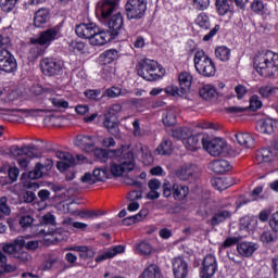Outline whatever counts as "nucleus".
<instances>
[{"instance_id": "obj_58", "label": "nucleus", "mask_w": 278, "mask_h": 278, "mask_svg": "<svg viewBox=\"0 0 278 278\" xmlns=\"http://www.w3.org/2000/svg\"><path fill=\"white\" fill-rule=\"evenodd\" d=\"M194 10L203 11L210 8V0H191Z\"/></svg>"}, {"instance_id": "obj_39", "label": "nucleus", "mask_w": 278, "mask_h": 278, "mask_svg": "<svg viewBox=\"0 0 278 278\" xmlns=\"http://www.w3.org/2000/svg\"><path fill=\"white\" fill-rule=\"evenodd\" d=\"M155 153H157V155H170V153H173V141L164 138L161 144L155 149Z\"/></svg>"}, {"instance_id": "obj_14", "label": "nucleus", "mask_w": 278, "mask_h": 278, "mask_svg": "<svg viewBox=\"0 0 278 278\" xmlns=\"http://www.w3.org/2000/svg\"><path fill=\"white\" fill-rule=\"evenodd\" d=\"M74 144L81 151H86V153H92L94 151V147L97 146V137L78 135L74 141Z\"/></svg>"}, {"instance_id": "obj_2", "label": "nucleus", "mask_w": 278, "mask_h": 278, "mask_svg": "<svg viewBox=\"0 0 278 278\" xmlns=\"http://www.w3.org/2000/svg\"><path fill=\"white\" fill-rule=\"evenodd\" d=\"M76 35L78 38L89 40L92 47H103V45H108L112 40L109 31L99 29V26L92 22L78 24L76 26Z\"/></svg>"}, {"instance_id": "obj_50", "label": "nucleus", "mask_w": 278, "mask_h": 278, "mask_svg": "<svg viewBox=\"0 0 278 278\" xmlns=\"http://www.w3.org/2000/svg\"><path fill=\"white\" fill-rule=\"evenodd\" d=\"M103 125L105 128H108V131L112 134V136H116L118 134V124L109 117H106L103 122Z\"/></svg>"}, {"instance_id": "obj_3", "label": "nucleus", "mask_w": 278, "mask_h": 278, "mask_svg": "<svg viewBox=\"0 0 278 278\" xmlns=\"http://www.w3.org/2000/svg\"><path fill=\"white\" fill-rule=\"evenodd\" d=\"M122 153L117 157H112L110 163V170L113 177H121L125 173H131L136 168V160L134 152L129 147L117 148Z\"/></svg>"}, {"instance_id": "obj_51", "label": "nucleus", "mask_w": 278, "mask_h": 278, "mask_svg": "<svg viewBox=\"0 0 278 278\" xmlns=\"http://www.w3.org/2000/svg\"><path fill=\"white\" fill-rule=\"evenodd\" d=\"M92 175L96 184L97 181H105V179H108V169L96 168Z\"/></svg>"}, {"instance_id": "obj_16", "label": "nucleus", "mask_w": 278, "mask_h": 278, "mask_svg": "<svg viewBox=\"0 0 278 278\" xmlns=\"http://www.w3.org/2000/svg\"><path fill=\"white\" fill-rule=\"evenodd\" d=\"M56 157L60 160L56 163V168L61 173H64V170L71 168V166H75V157H73V154L68 152L58 151Z\"/></svg>"}, {"instance_id": "obj_37", "label": "nucleus", "mask_w": 278, "mask_h": 278, "mask_svg": "<svg viewBox=\"0 0 278 278\" xmlns=\"http://www.w3.org/2000/svg\"><path fill=\"white\" fill-rule=\"evenodd\" d=\"M147 216H149V210L142 208L137 215L124 218L123 225L129 226V225H134V223H140V220H144Z\"/></svg>"}, {"instance_id": "obj_1", "label": "nucleus", "mask_w": 278, "mask_h": 278, "mask_svg": "<svg viewBox=\"0 0 278 278\" xmlns=\"http://www.w3.org/2000/svg\"><path fill=\"white\" fill-rule=\"evenodd\" d=\"M121 0H100L96 5V16L102 25H106L113 36H118L123 29V14L117 12Z\"/></svg>"}, {"instance_id": "obj_31", "label": "nucleus", "mask_w": 278, "mask_h": 278, "mask_svg": "<svg viewBox=\"0 0 278 278\" xmlns=\"http://www.w3.org/2000/svg\"><path fill=\"white\" fill-rule=\"evenodd\" d=\"M236 138L240 147L244 149H251L255 144V138L249 132H239L236 135Z\"/></svg>"}, {"instance_id": "obj_20", "label": "nucleus", "mask_w": 278, "mask_h": 278, "mask_svg": "<svg viewBox=\"0 0 278 278\" xmlns=\"http://www.w3.org/2000/svg\"><path fill=\"white\" fill-rule=\"evenodd\" d=\"M20 249H25V237H17L12 243H7L2 248L4 253L13 257H16Z\"/></svg>"}, {"instance_id": "obj_46", "label": "nucleus", "mask_w": 278, "mask_h": 278, "mask_svg": "<svg viewBox=\"0 0 278 278\" xmlns=\"http://www.w3.org/2000/svg\"><path fill=\"white\" fill-rule=\"evenodd\" d=\"M217 12L220 16H225L231 10V0H216Z\"/></svg>"}, {"instance_id": "obj_15", "label": "nucleus", "mask_w": 278, "mask_h": 278, "mask_svg": "<svg viewBox=\"0 0 278 278\" xmlns=\"http://www.w3.org/2000/svg\"><path fill=\"white\" fill-rule=\"evenodd\" d=\"M46 92L50 94L49 101L51 105L56 110V112H66L68 108H71V103L68 101L64 100L62 96L55 94V91L51 89H46Z\"/></svg>"}, {"instance_id": "obj_53", "label": "nucleus", "mask_w": 278, "mask_h": 278, "mask_svg": "<svg viewBox=\"0 0 278 278\" xmlns=\"http://www.w3.org/2000/svg\"><path fill=\"white\" fill-rule=\"evenodd\" d=\"M45 168V165L37 163L35 166V169L28 173L29 179H40L42 177V169Z\"/></svg>"}, {"instance_id": "obj_12", "label": "nucleus", "mask_w": 278, "mask_h": 278, "mask_svg": "<svg viewBox=\"0 0 278 278\" xmlns=\"http://www.w3.org/2000/svg\"><path fill=\"white\" fill-rule=\"evenodd\" d=\"M218 270V263L216 262V256L208 254L203 260V265L200 271L201 278H212L216 275Z\"/></svg>"}, {"instance_id": "obj_35", "label": "nucleus", "mask_w": 278, "mask_h": 278, "mask_svg": "<svg viewBox=\"0 0 278 278\" xmlns=\"http://www.w3.org/2000/svg\"><path fill=\"white\" fill-rule=\"evenodd\" d=\"M275 157V151L271 149L265 148L256 153V162L258 164H264L265 162H273Z\"/></svg>"}, {"instance_id": "obj_11", "label": "nucleus", "mask_w": 278, "mask_h": 278, "mask_svg": "<svg viewBox=\"0 0 278 278\" xmlns=\"http://www.w3.org/2000/svg\"><path fill=\"white\" fill-rule=\"evenodd\" d=\"M40 67L43 75L53 77V75H60L62 68H64V62L53 58H46L41 60Z\"/></svg>"}, {"instance_id": "obj_38", "label": "nucleus", "mask_w": 278, "mask_h": 278, "mask_svg": "<svg viewBox=\"0 0 278 278\" xmlns=\"http://www.w3.org/2000/svg\"><path fill=\"white\" fill-rule=\"evenodd\" d=\"M12 47V39L10 38V28L0 31V49L1 51H9Z\"/></svg>"}, {"instance_id": "obj_41", "label": "nucleus", "mask_w": 278, "mask_h": 278, "mask_svg": "<svg viewBox=\"0 0 278 278\" xmlns=\"http://www.w3.org/2000/svg\"><path fill=\"white\" fill-rule=\"evenodd\" d=\"M200 97H202V99H205V101H212V99L216 97V87L213 85H204L200 89Z\"/></svg>"}, {"instance_id": "obj_6", "label": "nucleus", "mask_w": 278, "mask_h": 278, "mask_svg": "<svg viewBox=\"0 0 278 278\" xmlns=\"http://www.w3.org/2000/svg\"><path fill=\"white\" fill-rule=\"evenodd\" d=\"M193 64L197 73L202 77H214L216 65L210 55L203 50H198L193 56Z\"/></svg>"}, {"instance_id": "obj_63", "label": "nucleus", "mask_w": 278, "mask_h": 278, "mask_svg": "<svg viewBox=\"0 0 278 278\" xmlns=\"http://www.w3.org/2000/svg\"><path fill=\"white\" fill-rule=\"evenodd\" d=\"M269 227L276 233H278V212L273 213L271 216L269 217Z\"/></svg>"}, {"instance_id": "obj_40", "label": "nucleus", "mask_w": 278, "mask_h": 278, "mask_svg": "<svg viewBox=\"0 0 278 278\" xmlns=\"http://www.w3.org/2000/svg\"><path fill=\"white\" fill-rule=\"evenodd\" d=\"M215 58L220 60V62H229L231 58V49L227 48L226 46H219L215 49Z\"/></svg>"}, {"instance_id": "obj_33", "label": "nucleus", "mask_w": 278, "mask_h": 278, "mask_svg": "<svg viewBox=\"0 0 278 278\" xmlns=\"http://www.w3.org/2000/svg\"><path fill=\"white\" fill-rule=\"evenodd\" d=\"M178 81L180 90H182V93H186L190 90V86H192V75L188 72H182L178 75Z\"/></svg>"}, {"instance_id": "obj_9", "label": "nucleus", "mask_w": 278, "mask_h": 278, "mask_svg": "<svg viewBox=\"0 0 278 278\" xmlns=\"http://www.w3.org/2000/svg\"><path fill=\"white\" fill-rule=\"evenodd\" d=\"M126 16L129 21H138L144 16L147 12V4L139 0H127L125 4Z\"/></svg>"}, {"instance_id": "obj_5", "label": "nucleus", "mask_w": 278, "mask_h": 278, "mask_svg": "<svg viewBox=\"0 0 278 278\" xmlns=\"http://www.w3.org/2000/svg\"><path fill=\"white\" fill-rule=\"evenodd\" d=\"M137 73L146 81H155V79H162L166 75V70L155 60L143 59L137 65Z\"/></svg>"}, {"instance_id": "obj_61", "label": "nucleus", "mask_w": 278, "mask_h": 278, "mask_svg": "<svg viewBox=\"0 0 278 278\" xmlns=\"http://www.w3.org/2000/svg\"><path fill=\"white\" fill-rule=\"evenodd\" d=\"M85 97H87V99H90L91 101H97L99 97H101V90L100 89L86 90Z\"/></svg>"}, {"instance_id": "obj_21", "label": "nucleus", "mask_w": 278, "mask_h": 278, "mask_svg": "<svg viewBox=\"0 0 278 278\" xmlns=\"http://www.w3.org/2000/svg\"><path fill=\"white\" fill-rule=\"evenodd\" d=\"M65 251H75L79 254L80 260H92L97 255L94 249L88 245H72L66 248Z\"/></svg>"}, {"instance_id": "obj_32", "label": "nucleus", "mask_w": 278, "mask_h": 278, "mask_svg": "<svg viewBox=\"0 0 278 278\" xmlns=\"http://www.w3.org/2000/svg\"><path fill=\"white\" fill-rule=\"evenodd\" d=\"M195 173H198L197 166L184 165L180 169H178L177 176L182 181H188V179H190V177H194Z\"/></svg>"}, {"instance_id": "obj_30", "label": "nucleus", "mask_w": 278, "mask_h": 278, "mask_svg": "<svg viewBox=\"0 0 278 278\" xmlns=\"http://www.w3.org/2000/svg\"><path fill=\"white\" fill-rule=\"evenodd\" d=\"M256 129L260 134L270 135L275 131V121L271 118L261 119L256 123Z\"/></svg>"}, {"instance_id": "obj_43", "label": "nucleus", "mask_w": 278, "mask_h": 278, "mask_svg": "<svg viewBox=\"0 0 278 278\" xmlns=\"http://www.w3.org/2000/svg\"><path fill=\"white\" fill-rule=\"evenodd\" d=\"M126 94H129V91L123 90L118 87H111L105 90L103 93V97H109L110 99H116V97H125Z\"/></svg>"}, {"instance_id": "obj_4", "label": "nucleus", "mask_w": 278, "mask_h": 278, "mask_svg": "<svg viewBox=\"0 0 278 278\" xmlns=\"http://www.w3.org/2000/svg\"><path fill=\"white\" fill-rule=\"evenodd\" d=\"M254 68L262 77H278V53L270 50L260 52L254 58Z\"/></svg>"}, {"instance_id": "obj_44", "label": "nucleus", "mask_w": 278, "mask_h": 278, "mask_svg": "<svg viewBox=\"0 0 278 278\" xmlns=\"http://www.w3.org/2000/svg\"><path fill=\"white\" fill-rule=\"evenodd\" d=\"M116 58H118V52L116 50H106L100 55V62L103 64H112Z\"/></svg>"}, {"instance_id": "obj_47", "label": "nucleus", "mask_w": 278, "mask_h": 278, "mask_svg": "<svg viewBox=\"0 0 278 278\" xmlns=\"http://www.w3.org/2000/svg\"><path fill=\"white\" fill-rule=\"evenodd\" d=\"M60 262V256L55 254H50L48 258L42 263L43 270H51L55 264Z\"/></svg>"}, {"instance_id": "obj_18", "label": "nucleus", "mask_w": 278, "mask_h": 278, "mask_svg": "<svg viewBox=\"0 0 278 278\" xmlns=\"http://www.w3.org/2000/svg\"><path fill=\"white\" fill-rule=\"evenodd\" d=\"M130 152L134 154V160L138 157V153H141V162L144 166H151L153 164V155L151 154V150L147 146H136Z\"/></svg>"}, {"instance_id": "obj_10", "label": "nucleus", "mask_w": 278, "mask_h": 278, "mask_svg": "<svg viewBox=\"0 0 278 278\" xmlns=\"http://www.w3.org/2000/svg\"><path fill=\"white\" fill-rule=\"evenodd\" d=\"M60 38V27H53L42 31L38 37L30 39L31 45H39L40 47H49L53 40Z\"/></svg>"}, {"instance_id": "obj_24", "label": "nucleus", "mask_w": 278, "mask_h": 278, "mask_svg": "<svg viewBox=\"0 0 278 278\" xmlns=\"http://www.w3.org/2000/svg\"><path fill=\"white\" fill-rule=\"evenodd\" d=\"M202 134L198 135H191L187 136L185 139H182V143L186 147L187 151H197L198 149H201V140L203 138Z\"/></svg>"}, {"instance_id": "obj_60", "label": "nucleus", "mask_w": 278, "mask_h": 278, "mask_svg": "<svg viewBox=\"0 0 278 278\" xmlns=\"http://www.w3.org/2000/svg\"><path fill=\"white\" fill-rule=\"evenodd\" d=\"M251 8L256 14H264L266 5L261 0H255L252 2Z\"/></svg>"}, {"instance_id": "obj_48", "label": "nucleus", "mask_w": 278, "mask_h": 278, "mask_svg": "<svg viewBox=\"0 0 278 278\" xmlns=\"http://www.w3.org/2000/svg\"><path fill=\"white\" fill-rule=\"evenodd\" d=\"M167 97H184L182 89L179 90V87L175 85H169L163 89Z\"/></svg>"}, {"instance_id": "obj_52", "label": "nucleus", "mask_w": 278, "mask_h": 278, "mask_svg": "<svg viewBox=\"0 0 278 278\" xmlns=\"http://www.w3.org/2000/svg\"><path fill=\"white\" fill-rule=\"evenodd\" d=\"M136 251L137 253H140V255H151V244L147 242H140L139 244H137Z\"/></svg>"}, {"instance_id": "obj_7", "label": "nucleus", "mask_w": 278, "mask_h": 278, "mask_svg": "<svg viewBox=\"0 0 278 278\" xmlns=\"http://www.w3.org/2000/svg\"><path fill=\"white\" fill-rule=\"evenodd\" d=\"M201 144L210 155H213V157H218V155H231V150L229 149L227 141L223 138L210 140V136H203Z\"/></svg>"}, {"instance_id": "obj_17", "label": "nucleus", "mask_w": 278, "mask_h": 278, "mask_svg": "<svg viewBox=\"0 0 278 278\" xmlns=\"http://www.w3.org/2000/svg\"><path fill=\"white\" fill-rule=\"evenodd\" d=\"M10 151L12 155H15L17 157L22 155L29 157V160H34V157H42V153L38 152V149L36 148H29V147L20 148L18 146H12L10 148Z\"/></svg>"}, {"instance_id": "obj_55", "label": "nucleus", "mask_w": 278, "mask_h": 278, "mask_svg": "<svg viewBox=\"0 0 278 278\" xmlns=\"http://www.w3.org/2000/svg\"><path fill=\"white\" fill-rule=\"evenodd\" d=\"M18 0H0V8L3 12H12Z\"/></svg>"}, {"instance_id": "obj_45", "label": "nucleus", "mask_w": 278, "mask_h": 278, "mask_svg": "<svg viewBox=\"0 0 278 278\" xmlns=\"http://www.w3.org/2000/svg\"><path fill=\"white\" fill-rule=\"evenodd\" d=\"M195 25L200 27V29H210L211 23H210V16L205 13H200L195 20H194Z\"/></svg>"}, {"instance_id": "obj_56", "label": "nucleus", "mask_w": 278, "mask_h": 278, "mask_svg": "<svg viewBox=\"0 0 278 278\" xmlns=\"http://www.w3.org/2000/svg\"><path fill=\"white\" fill-rule=\"evenodd\" d=\"M240 242V239L238 237H228L226 240L219 245V249L223 251V249H229L230 247H235V244H238Z\"/></svg>"}, {"instance_id": "obj_36", "label": "nucleus", "mask_w": 278, "mask_h": 278, "mask_svg": "<svg viewBox=\"0 0 278 278\" xmlns=\"http://www.w3.org/2000/svg\"><path fill=\"white\" fill-rule=\"evenodd\" d=\"M139 278H162V270L155 264L149 265Z\"/></svg>"}, {"instance_id": "obj_54", "label": "nucleus", "mask_w": 278, "mask_h": 278, "mask_svg": "<svg viewBox=\"0 0 278 278\" xmlns=\"http://www.w3.org/2000/svg\"><path fill=\"white\" fill-rule=\"evenodd\" d=\"M278 88L277 87H261L260 94L263 96L264 99H268V97H273V94H277Z\"/></svg>"}, {"instance_id": "obj_59", "label": "nucleus", "mask_w": 278, "mask_h": 278, "mask_svg": "<svg viewBox=\"0 0 278 278\" xmlns=\"http://www.w3.org/2000/svg\"><path fill=\"white\" fill-rule=\"evenodd\" d=\"M262 108V100H260V96H252L250 98V109L255 112Z\"/></svg>"}, {"instance_id": "obj_22", "label": "nucleus", "mask_w": 278, "mask_h": 278, "mask_svg": "<svg viewBox=\"0 0 278 278\" xmlns=\"http://www.w3.org/2000/svg\"><path fill=\"white\" fill-rule=\"evenodd\" d=\"M123 253H125V245H114L98 255L96 262H105V260H112L116 257V255H121Z\"/></svg>"}, {"instance_id": "obj_62", "label": "nucleus", "mask_w": 278, "mask_h": 278, "mask_svg": "<svg viewBox=\"0 0 278 278\" xmlns=\"http://www.w3.org/2000/svg\"><path fill=\"white\" fill-rule=\"evenodd\" d=\"M40 224L55 226V216L51 213H47L40 218Z\"/></svg>"}, {"instance_id": "obj_8", "label": "nucleus", "mask_w": 278, "mask_h": 278, "mask_svg": "<svg viewBox=\"0 0 278 278\" xmlns=\"http://www.w3.org/2000/svg\"><path fill=\"white\" fill-rule=\"evenodd\" d=\"M188 194H190V189L186 185H172L168 181L163 184V197L165 199L173 197L175 201H186Z\"/></svg>"}, {"instance_id": "obj_49", "label": "nucleus", "mask_w": 278, "mask_h": 278, "mask_svg": "<svg viewBox=\"0 0 278 278\" xmlns=\"http://www.w3.org/2000/svg\"><path fill=\"white\" fill-rule=\"evenodd\" d=\"M190 134V130L188 128L177 127L172 131V136L174 138H177L178 140H186L188 138V135Z\"/></svg>"}, {"instance_id": "obj_13", "label": "nucleus", "mask_w": 278, "mask_h": 278, "mask_svg": "<svg viewBox=\"0 0 278 278\" xmlns=\"http://www.w3.org/2000/svg\"><path fill=\"white\" fill-rule=\"evenodd\" d=\"M16 68V59L10 53V50H0V71L14 73Z\"/></svg>"}, {"instance_id": "obj_57", "label": "nucleus", "mask_w": 278, "mask_h": 278, "mask_svg": "<svg viewBox=\"0 0 278 278\" xmlns=\"http://www.w3.org/2000/svg\"><path fill=\"white\" fill-rule=\"evenodd\" d=\"M0 213L4 214V216H10L12 214V210L8 205V198H0Z\"/></svg>"}, {"instance_id": "obj_19", "label": "nucleus", "mask_w": 278, "mask_h": 278, "mask_svg": "<svg viewBox=\"0 0 278 278\" xmlns=\"http://www.w3.org/2000/svg\"><path fill=\"white\" fill-rule=\"evenodd\" d=\"M173 273L175 278L188 277V263L182 257L173 260Z\"/></svg>"}, {"instance_id": "obj_64", "label": "nucleus", "mask_w": 278, "mask_h": 278, "mask_svg": "<svg viewBox=\"0 0 278 278\" xmlns=\"http://www.w3.org/2000/svg\"><path fill=\"white\" fill-rule=\"evenodd\" d=\"M15 257H17V260H21V262H30L31 260V255L23 251V249L17 250V255Z\"/></svg>"}, {"instance_id": "obj_28", "label": "nucleus", "mask_w": 278, "mask_h": 278, "mask_svg": "<svg viewBox=\"0 0 278 278\" xmlns=\"http://www.w3.org/2000/svg\"><path fill=\"white\" fill-rule=\"evenodd\" d=\"M238 207L230 206L228 210L217 212L212 218V225H220V223H225L228 218H231V214H233Z\"/></svg>"}, {"instance_id": "obj_27", "label": "nucleus", "mask_w": 278, "mask_h": 278, "mask_svg": "<svg viewBox=\"0 0 278 278\" xmlns=\"http://www.w3.org/2000/svg\"><path fill=\"white\" fill-rule=\"evenodd\" d=\"M49 18H51V14L49 10L41 8L34 15V25L35 27H45L47 23H49Z\"/></svg>"}, {"instance_id": "obj_29", "label": "nucleus", "mask_w": 278, "mask_h": 278, "mask_svg": "<svg viewBox=\"0 0 278 278\" xmlns=\"http://www.w3.org/2000/svg\"><path fill=\"white\" fill-rule=\"evenodd\" d=\"M162 121L165 127H173L177 123V110L173 106L167 108L163 112Z\"/></svg>"}, {"instance_id": "obj_23", "label": "nucleus", "mask_w": 278, "mask_h": 278, "mask_svg": "<svg viewBox=\"0 0 278 278\" xmlns=\"http://www.w3.org/2000/svg\"><path fill=\"white\" fill-rule=\"evenodd\" d=\"M93 155L97 157V160H100V162H108V160H112V157H118L121 155V151L118 149L113 150H103L101 148H94Z\"/></svg>"}, {"instance_id": "obj_26", "label": "nucleus", "mask_w": 278, "mask_h": 278, "mask_svg": "<svg viewBox=\"0 0 278 278\" xmlns=\"http://www.w3.org/2000/svg\"><path fill=\"white\" fill-rule=\"evenodd\" d=\"M208 168L217 175H223L224 173L231 170V165L225 160H216L208 164Z\"/></svg>"}, {"instance_id": "obj_42", "label": "nucleus", "mask_w": 278, "mask_h": 278, "mask_svg": "<svg viewBox=\"0 0 278 278\" xmlns=\"http://www.w3.org/2000/svg\"><path fill=\"white\" fill-rule=\"evenodd\" d=\"M212 186L216 190L223 191V190H227V188H231L233 184L229 181V178L218 177L212 180Z\"/></svg>"}, {"instance_id": "obj_34", "label": "nucleus", "mask_w": 278, "mask_h": 278, "mask_svg": "<svg viewBox=\"0 0 278 278\" xmlns=\"http://www.w3.org/2000/svg\"><path fill=\"white\" fill-rule=\"evenodd\" d=\"M240 229L255 231L257 229V217L245 216L240 219Z\"/></svg>"}, {"instance_id": "obj_25", "label": "nucleus", "mask_w": 278, "mask_h": 278, "mask_svg": "<svg viewBox=\"0 0 278 278\" xmlns=\"http://www.w3.org/2000/svg\"><path fill=\"white\" fill-rule=\"evenodd\" d=\"M255 251H257V245L253 242L243 241L237 245V253H239L241 257H251Z\"/></svg>"}]
</instances>
